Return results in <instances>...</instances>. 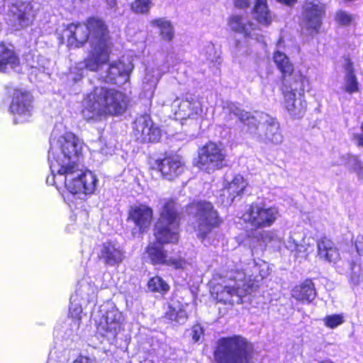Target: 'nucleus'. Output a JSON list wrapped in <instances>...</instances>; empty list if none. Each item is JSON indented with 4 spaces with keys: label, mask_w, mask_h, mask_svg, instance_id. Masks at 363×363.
<instances>
[{
    "label": "nucleus",
    "mask_w": 363,
    "mask_h": 363,
    "mask_svg": "<svg viewBox=\"0 0 363 363\" xmlns=\"http://www.w3.org/2000/svg\"><path fill=\"white\" fill-rule=\"evenodd\" d=\"M83 142L75 134L57 125L50 138L48 160L51 177L47 183L67 190L80 199L94 193L98 179L91 171H83L79 160L82 156Z\"/></svg>",
    "instance_id": "obj_1"
},
{
    "label": "nucleus",
    "mask_w": 363,
    "mask_h": 363,
    "mask_svg": "<svg viewBox=\"0 0 363 363\" xmlns=\"http://www.w3.org/2000/svg\"><path fill=\"white\" fill-rule=\"evenodd\" d=\"M129 101L128 95L121 90L95 86L84 95L82 113L86 121L121 116L127 110Z\"/></svg>",
    "instance_id": "obj_2"
},
{
    "label": "nucleus",
    "mask_w": 363,
    "mask_h": 363,
    "mask_svg": "<svg viewBox=\"0 0 363 363\" xmlns=\"http://www.w3.org/2000/svg\"><path fill=\"white\" fill-rule=\"evenodd\" d=\"M226 279L223 284L214 286L211 291L220 302L240 303L242 298L251 294L255 287V281L243 271H230L227 274Z\"/></svg>",
    "instance_id": "obj_3"
},
{
    "label": "nucleus",
    "mask_w": 363,
    "mask_h": 363,
    "mask_svg": "<svg viewBox=\"0 0 363 363\" xmlns=\"http://www.w3.org/2000/svg\"><path fill=\"white\" fill-rule=\"evenodd\" d=\"M63 35L67 38V44L75 48L82 47L89 39L91 45L92 41H99L108 37L107 28L104 22L99 18H90L86 23H71L64 30Z\"/></svg>",
    "instance_id": "obj_4"
},
{
    "label": "nucleus",
    "mask_w": 363,
    "mask_h": 363,
    "mask_svg": "<svg viewBox=\"0 0 363 363\" xmlns=\"http://www.w3.org/2000/svg\"><path fill=\"white\" fill-rule=\"evenodd\" d=\"M189 213L194 217L192 227L196 236L202 241L208 240V236L212 230L221 223L218 213L210 202L192 203L189 206Z\"/></svg>",
    "instance_id": "obj_5"
},
{
    "label": "nucleus",
    "mask_w": 363,
    "mask_h": 363,
    "mask_svg": "<svg viewBox=\"0 0 363 363\" xmlns=\"http://www.w3.org/2000/svg\"><path fill=\"white\" fill-rule=\"evenodd\" d=\"M179 218L173 201L163 203L160 217L155 226V237L159 244L176 242L179 239Z\"/></svg>",
    "instance_id": "obj_6"
},
{
    "label": "nucleus",
    "mask_w": 363,
    "mask_h": 363,
    "mask_svg": "<svg viewBox=\"0 0 363 363\" xmlns=\"http://www.w3.org/2000/svg\"><path fill=\"white\" fill-rule=\"evenodd\" d=\"M303 84L304 78L301 75H294L283 82V106L294 118L302 117L306 110Z\"/></svg>",
    "instance_id": "obj_7"
},
{
    "label": "nucleus",
    "mask_w": 363,
    "mask_h": 363,
    "mask_svg": "<svg viewBox=\"0 0 363 363\" xmlns=\"http://www.w3.org/2000/svg\"><path fill=\"white\" fill-rule=\"evenodd\" d=\"M233 116L249 127L252 134L257 135L264 142H272L275 144L282 140L279 124L273 121H267L266 123H258L257 118L250 113L236 108Z\"/></svg>",
    "instance_id": "obj_8"
},
{
    "label": "nucleus",
    "mask_w": 363,
    "mask_h": 363,
    "mask_svg": "<svg viewBox=\"0 0 363 363\" xmlns=\"http://www.w3.org/2000/svg\"><path fill=\"white\" fill-rule=\"evenodd\" d=\"M279 208L264 202L251 203L242 215L243 221L255 229L272 226L279 218Z\"/></svg>",
    "instance_id": "obj_9"
},
{
    "label": "nucleus",
    "mask_w": 363,
    "mask_h": 363,
    "mask_svg": "<svg viewBox=\"0 0 363 363\" xmlns=\"http://www.w3.org/2000/svg\"><path fill=\"white\" fill-rule=\"evenodd\" d=\"M225 150L221 144L209 142L199 151L196 166L208 173L220 169L225 166Z\"/></svg>",
    "instance_id": "obj_10"
},
{
    "label": "nucleus",
    "mask_w": 363,
    "mask_h": 363,
    "mask_svg": "<svg viewBox=\"0 0 363 363\" xmlns=\"http://www.w3.org/2000/svg\"><path fill=\"white\" fill-rule=\"evenodd\" d=\"M112 44L108 37L101 38L99 41H92L91 50L83 62L77 65V69L86 68L91 72H96L103 65L109 60Z\"/></svg>",
    "instance_id": "obj_11"
},
{
    "label": "nucleus",
    "mask_w": 363,
    "mask_h": 363,
    "mask_svg": "<svg viewBox=\"0 0 363 363\" xmlns=\"http://www.w3.org/2000/svg\"><path fill=\"white\" fill-rule=\"evenodd\" d=\"M122 322V313L113 306H104L96 318L98 333L108 339L116 337L121 330Z\"/></svg>",
    "instance_id": "obj_12"
},
{
    "label": "nucleus",
    "mask_w": 363,
    "mask_h": 363,
    "mask_svg": "<svg viewBox=\"0 0 363 363\" xmlns=\"http://www.w3.org/2000/svg\"><path fill=\"white\" fill-rule=\"evenodd\" d=\"M134 134L141 142H157L161 138L160 129L148 115L140 116L134 123Z\"/></svg>",
    "instance_id": "obj_13"
},
{
    "label": "nucleus",
    "mask_w": 363,
    "mask_h": 363,
    "mask_svg": "<svg viewBox=\"0 0 363 363\" xmlns=\"http://www.w3.org/2000/svg\"><path fill=\"white\" fill-rule=\"evenodd\" d=\"M146 254L153 264H164L175 269H185L188 263L180 257H169L163 247L157 243H150L146 248Z\"/></svg>",
    "instance_id": "obj_14"
},
{
    "label": "nucleus",
    "mask_w": 363,
    "mask_h": 363,
    "mask_svg": "<svg viewBox=\"0 0 363 363\" xmlns=\"http://www.w3.org/2000/svg\"><path fill=\"white\" fill-rule=\"evenodd\" d=\"M32 99L28 93L16 90L14 92L10 109L16 115L14 121L16 123L27 121L32 115Z\"/></svg>",
    "instance_id": "obj_15"
},
{
    "label": "nucleus",
    "mask_w": 363,
    "mask_h": 363,
    "mask_svg": "<svg viewBox=\"0 0 363 363\" xmlns=\"http://www.w3.org/2000/svg\"><path fill=\"white\" fill-rule=\"evenodd\" d=\"M99 258L104 264L114 267L123 262L124 252L118 243L113 241H106L100 247Z\"/></svg>",
    "instance_id": "obj_16"
},
{
    "label": "nucleus",
    "mask_w": 363,
    "mask_h": 363,
    "mask_svg": "<svg viewBox=\"0 0 363 363\" xmlns=\"http://www.w3.org/2000/svg\"><path fill=\"white\" fill-rule=\"evenodd\" d=\"M10 12L12 13L10 21L16 30L28 26L34 16L32 6L29 3L13 4Z\"/></svg>",
    "instance_id": "obj_17"
},
{
    "label": "nucleus",
    "mask_w": 363,
    "mask_h": 363,
    "mask_svg": "<svg viewBox=\"0 0 363 363\" xmlns=\"http://www.w3.org/2000/svg\"><path fill=\"white\" fill-rule=\"evenodd\" d=\"M157 165L163 177L172 180L183 172L184 161L181 156L173 155L157 161Z\"/></svg>",
    "instance_id": "obj_18"
},
{
    "label": "nucleus",
    "mask_w": 363,
    "mask_h": 363,
    "mask_svg": "<svg viewBox=\"0 0 363 363\" xmlns=\"http://www.w3.org/2000/svg\"><path fill=\"white\" fill-rule=\"evenodd\" d=\"M152 216V210L149 206L146 205L134 206L129 211L128 220L132 221L140 232H143L150 227Z\"/></svg>",
    "instance_id": "obj_19"
},
{
    "label": "nucleus",
    "mask_w": 363,
    "mask_h": 363,
    "mask_svg": "<svg viewBox=\"0 0 363 363\" xmlns=\"http://www.w3.org/2000/svg\"><path fill=\"white\" fill-rule=\"evenodd\" d=\"M172 106L174 108H178L175 113L180 118H194L202 113L201 102L192 97L182 100L176 99Z\"/></svg>",
    "instance_id": "obj_20"
},
{
    "label": "nucleus",
    "mask_w": 363,
    "mask_h": 363,
    "mask_svg": "<svg viewBox=\"0 0 363 363\" xmlns=\"http://www.w3.org/2000/svg\"><path fill=\"white\" fill-rule=\"evenodd\" d=\"M133 69V65L130 63L125 64L121 61L113 62L108 66L105 74H101V79L108 83H118V77H123L126 81Z\"/></svg>",
    "instance_id": "obj_21"
},
{
    "label": "nucleus",
    "mask_w": 363,
    "mask_h": 363,
    "mask_svg": "<svg viewBox=\"0 0 363 363\" xmlns=\"http://www.w3.org/2000/svg\"><path fill=\"white\" fill-rule=\"evenodd\" d=\"M332 166H344L350 172L363 178V164L358 157L350 154L335 155L331 161Z\"/></svg>",
    "instance_id": "obj_22"
},
{
    "label": "nucleus",
    "mask_w": 363,
    "mask_h": 363,
    "mask_svg": "<svg viewBox=\"0 0 363 363\" xmlns=\"http://www.w3.org/2000/svg\"><path fill=\"white\" fill-rule=\"evenodd\" d=\"M228 26L230 30L240 33L245 38H253L254 36L255 25L242 16H230L228 20Z\"/></svg>",
    "instance_id": "obj_23"
},
{
    "label": "nucleus",
    "mask_w": 363,
    "mask_h": 363,
    "mask_svg": "<svg viewBox=\"0 0 363 363\" xmlns=\"http://www.w3.org/2000/svg\"><path fill=\"white\" fill-rule=\"evenodd\" d=\"M162 74V70L157 67L148 66L145 69L142 82V88L150 97H152Z\"/></svg>",
    "instance_id": "obj_24"
},
{
    "label": "nucleus",
    "mask_w": 363,
    "mask_h": 363,
    "mask_svg": "<svg viewBox=\"0 0 363 363\" xmlns=\"http://www.w3.org/2000/svg\"><path fill=\"white\" fill-rule=\"evenodd\" d=\"M318 255L320 259L330 263L340 259V252L335 245L327 238H321L318 242Z\"/></svg>",
    "instance_id": "obj_25"
},
{
    "label": "nucleus",
    "mask_w": 363,
    "mask_h": 363,
    "mask_svg": "<svg viewBox=\"0 0 363 363\" xmlns=\"http://www.w3.org/2000/svg\"><path fill=\"white\" fill-rule=\"evenodd\" d=\"M297 240H299L296 233L289 235L286 242V247L291 252H294V256L298 258L306 259L311 251V245L309 243L306 242L309 240L306 238H302L301 240H303V243H298Z\"/></svg>",
    "instance_id": "obj_26"
},
{
    "label": "nucleus",
    "mask_w": 363,
    "mask_h": 363,
    "mask_svg": "<svg viewBox=\"0 0 363 363\" xmlns=\"http://www.w3.org/2000/svg\"><path fill=\"white\" fill-rule=\"evenodd\" d=\"M291 295L299 301L310 303L315 298L316 293L313 282L306 280L301 285L294 287Z\"/></svg>",
    "instance_id": "obj_27"
},
{
    "label": "nucleus",
    "mask_w": 363,
    "mask_h": 363,
    "mask_svg": "<svg viewBox=\"0 0 363 363\" xmlns=\"http://www.w3.org/2000/svg\"><path fill=\"white\" fill-rule=\"evenodd\" d=\"M252 15L254 18L262 26H268L272 22V14L268 8L267 0H257L255 1Z\"/></svg>",
    "instance_id": "obj_28"
},
{
    "label": "nucleus",
    "mask_w": 363,
    "mask_h": 363,
    "mask_svg": "<svg viewBox=\"0 0 363 363\" xmlns=\"http://www.w3.org/2000/svg\"><path fill=\"white\" fill-rule=\"evenodd\" d=\"M18 63V58L13 50L4 44H0V71L5 72L9 69H13Z\"/></svg>",
    "instance_id": "obj_29"
},
{
    "label": "nucleus",
    "mask_w": 363,
    "mask_h": 363,
    "mask_svg": "<svg viewBox=\"0 0 363 363\" xmlns=\"http://www.w3.org/2000/svg\"><path fill=\"white\" fill-rule=\"evenodd\" d=\"M247 184V182L242 176L240 174L236 175L225 188V191L229 194L230 201H233L236 196L242 194Z\"/></svg>",
    "instance_id": "obj_30"
},
{
    "label": "nucleus",
    "mask_w": 363,
    "mask_h": 363,
    "mask_svg": "<svg viewBox=\"0 0 363 363\" xmlns=\"http://www.w3.org/2000/svg\"><path fill=\"white\" fill-rule=\"evenodd\" d=\"M274 62L277 66L278 69L284 75V81L285 79H291L292 77L287 78V76L290 77L294 71V66L290 62L288 57L280 51H277L274 54Z\"/></svg>",
    "instance_id": "obj_31"
},
{
    "label": "nucleus",
    "mask_w": 363,
    "mask_h": 363,
    "mask_svg": "<svg viewBox=\"0 0 363 363\" xmlns=\"http://www.w3.org/2000/svg\"><path fill=\"white\" fill-rule=\"evenodd\" d=\"M150 24L151 26L159 28L160 35L163 40L169 42L173 39L174 32V28L170 21L163 18H160L152 20L150 22Z\"/></svg>",
    "instance_id": "obj_32"
},
{
    "label": "nucleus",
    "mask_w": 363,
    "mask_h": 363,
    "mask_svg": "<svg viewBox=\"0 0 363 363\" xmlns=\"http://www.w3.org/2000/svg\"><path fill=\"white\" fill-rule=\"evenodd\" d=\"M96 295V287L85 281H82L78 286L74 296L76 298H80L84 303H89L94 299Z\"/></svg>",
    "instance_id": "obj_33"
},
{
    "label": "nucleus",
    "mask_w": 363,
    "mask_h": 363,
    "mask_svg": "<svg viewBox=\"0 0 363 363\" xmlns=\"http://www.w3.org/2000/svg\"><path fill=\"white\" fill-rule=\"evenodd\" d=\"M323 12V7L318 5H311L310 8L307 7L306 9V18L309 28L314 30L320 28V16Z\"/></svg>",
    "instance_id": "obj_34"
},
{
    "label": "nucleus",
    "mask_w": 363,
    "mask_h": 363,
    "mask_svg": "<svg viewBox=\"0 0 363 363\" xmlns=\"http://www.w3.org/2000/svg\"><path fill=\"white\" fill-rule=\"evenodd\" d=\"M169 320H174L179 323H183L187 318V314L184 306L179 302H172L166 313Z\"/></svg>",
    "instance_id": "obj_35"
},
{
    "label": "nucleus",
    "mask_w": 363,
    "mask_h": 363,
    "mask_svg": "<svg viewBox=\"0 0 363 363\" xmlns=\"http://www.w3.org/2000/svg\"><path fill=\"white\" fill-rule=\"evenodd\" d=\"M343 89L350 94L359 91L357 79L354 75L350 65H348L346 67Z\"/></svg>",
    "instance_id": "obj_36"
},
{
    "label": "nucleus",
    "mask_w": 363,
    "mask_h": 363,
    "mask_svg": "<svg viewBox=\"0 0 363 363\" xmlns=\"http://www.w3.org/2000/svg\"><path fill=\"white\" fill-rule=\"evenodd\" d=\"M147 288L152 292L164 294L169 291V286L160 277L156 276L149 280Z\"/></svg>",
    "instance_id": "obj_37"
},
{
    "label": "nucleus",
    "mask_w": 363,
    "mask_h": 363,
    "mask_svg": "<svg viewBox=\"0 0 363 363\" xmlns=\"http://www.w3.org/2000/svg\"><path fill=\"white\" fill-rule=\"evenodd\" d=\"M152 6L151 0H134L131 4V10L140 14L147 13Z\"/></svg>",
    "instance_id": "obj_38"
},
{
    "label": "nucleus",
    "mask_w": 363,
    "mask_h": 363,
    "mask_svg": "<svg viewBox=\"0 0 363 363\" xmlns=\"http://www.w3.org/2000/svg\"><path fill=\"white\" fill-rule=\"evenodd\" d=\"M323 322L327 328L334 329L345 322V318L342 314H332L326 315Z\"/></svg>",
    "instance_id": "obj_39"
},
{
    "label": "nucleus",
    "mask_w": 363,
    "mask_h": 363,
    "mask_svg": "<svg viewBox=\"0 0 363 363\" xmlns=\"http://www.w3.org/2000/svg\"><path fill=\"white\" fill-rule=\"evenodd\" d=\"M354 16L346 11H339L335 15V21L340 26H347L350 25L354 21Z\"/></svg>",
    "instance_id": "obj_40"
},
{
    "label": "nucleus",
    "mask_w": 363,
    "mask_h": 363,
    "mask_svg": "<svg viewBox=\"0 0 363 363\" xmlns=\"http://www.w3.org/2000/svg\"><path fill=\"white\" fill-rule=\"evenodd\" d=\"M78 298L74 296H72L70 298V307H69V315L74 319L79 320L81 318V314L82 313V306L77 302Z\"/></svg>",
    "instance_id": "obj_41"
},
{
    "label": "nucleus",
    "mask_w": 363,
    "mask_h": 363,
    "mask_svg": "<svg viewBox=\"0 0 363 363\" xmlns=\"http://www.w3.org/2000/svg\"><path fill=\"white\" fill-rule=\"evenodd\" d=\"M262 242L268 244L272 242H279L281 240L277 231L275 230H267L263 231L260 233V238Z\"/></svg>",
    "instance_id": "obj_42"
},
{
    "label": "nucleus",
    "mask_w": 363,
    "mask_h": 363,
    "mask_svg": "<svg viewBox=\"0 0 363 363\" xmlns=\"http://www.w3.org/2000/svg\"><path fill=\"white\" fill-rule=\"evenodd\" d=\"M192 338L195 342L200 340V337L203 333V330L200 325H195L192 328Z\"/></svg>",
    "instance_id": "obj_43"
},
{
    "label": "nucleus",
    "mask_w": 363,
    "mask_h": 363,
    "mask_svg": "<svg viewBox=\"0 0 363 363\" xmlns=\"http://www.w3.org/2000/svg\"><path fill=\"white\" fill-rule=\"evenodd\" d=\"M362 133L354 135V140L357 145L363 147V122L361 125Z\"/></svg>",
    "instance_id": "obj_44"
},
{
    "label": "nucleus",
    "mask_w": 363,
    "mask_h": 363,
    "mask_svg": "<svg viewBox=\"0 0 363 363\" xmlns=\"http://www.w3.org/2000/svg\"><path fill=\"white\" fill-rule=\"evenodd\" d=\"M235 5L237 7L243 9L249 5V0H235Z\"/></svg>",
    "instance_id": "obj_45"
},
{
    "label": "nucleus",
    "mask_w": 363,
    "mask_h": 363,
    "mask_svg": "<svg viewBox=\"0 0 363 363\" xmlns=\"http://www.w3.org/2000/svg\"><path fill=\"white\" fill-rule=\"evenodd\" d=\"M73 363H93L92 360L86 357H79Z\"/></svg>",
    "instance_id": "obj_46"
},
{
    "label": "nucleus",
    "mask_w": 363,
    "mask_h": 363,
    "mask_svg": "<svg viewBox=\"0 0 363 363\" xmlns=\"http://www.w3.org/2000/svg\"><path fill=\"white\" fill-rule=\"evenodd\" d=\"M104 1L110 9H113L116 6V0H104Z\"/></svg>",
    "instance_id": "obj_47"
},
{
    "label": "nucleus",
    "mask_w": 363,
    "mask_h": 363,
    "mask_svg": "<svg viewBox=\"0 0 363 363\" xmlns=\"http://www.w3.org/2000/svg\"><path fill=\"white\" fill-rule=\"evenodd\" d=\"M279 2L285 4L286 5H291L295 3L296 0H277Z\"/></svg>",
    "instance_id": "obj_48"
},
{
    "label": "nucleus",
    "mask_w": 363,
    "mask_h": 363,
    "mask_svg": "<svg viewBox=\"0 0 363 363\" xmlns=\"http://www.w3.org/2000/svg\"><path fill=\"white\" fill-rule=\"evenodd\" d=\"M82 77V72H81L79 74V77L78 78H74V79L75 81L78 80V79H80Z\"/></svg>",
    "instance_id": "obj_49"
}]
</instances>
